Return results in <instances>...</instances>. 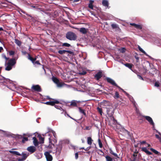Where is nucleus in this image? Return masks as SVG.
<instances>
[{"label":"nucleus","mask_w":161,"mask_h":161,"mask_svg":"<svg viewBox=\"0 0 161 161\" xmlns=\"http://www.w3.org/2000/svg\"><path fill=\"white\" fill-rule=\"evenodd\" d=\"M125 49L124 48H122L120 49V52L122 53H123L125 52Z\"/></svg>","instance_id":"49"},{"label":"nucleus","mask_w":161,"mask_h":161,"mask_svg":"<svg viewBox=\"0 0 161 161\" xmlns=\"http://www.w3.org/2000/svg\"><path fill=\"white\" fill-rule=\"evenodd\" d=\"M3 49V48L1 47H0V52H1L2 51V50Z\"/></svg>","instance_id":"63"},{"label":"nucleus","mask_w":161,"mask_h":161,"mask_svg":"<svg viewBox=\"0 0 161 161\" xmlns=\"http://www.w3.org/2000/svg\"><path fill=\"white\" fill-rule=\"evenodd\" d=\"M59 103H57L58 104L56 105L54 104V105L55 107L58 109L60 110L62 109V110H64L62 109L61 107V106H62V105L61 104H58Z\"/></svg>","instance_id":"22"},{"label":"nucleus","mask_w":161,"mask_h":161,"mask_svg":"<svg viewBox=\"0 0 161 161\" xmlns=\"http://www.w3.org/2000/svg\"><path fill=\"white\" fill-rule=\"evenodd\" d=\"M3 82L6 83L7 84H11L12 82V81L10 80L9 79H5V78Z\"/></svg>","instance_id":"26"},{"label":"nucleus","mask_w":161,"mask_h":161,"mask_svg":"<svg viewBox=\"0 0 161 161\" xmlns=\"http://www.w3.org/2000/svg\"><path fill=\"white\" fill-rule=\"evenodd\" d=\"M90 148V147H87L86 149H85L86 151H87L89 150Z\"/></svg>","instance_id":"60"},{"label":"nucleus","mask_w":161,"mask_h":161,"mask_svg":"<svg viewBox=\"0 0 161 161\" xmlns=\"http://www.w3.org/2000/svg\"><path fill=\"white\" fill-rule=\"evenodd\" d=\"M65 52L68 53H69L70 54H72L73 53V52L72 51L69 50H65Z\"/></svg>","instance_id":"52"},{"label":"nucleus","mask_w":161,"mask_h":161,"mask_svg":"<svg viewBox=\"0 0 161 161\" xmlns=\"http://www.w3.org/2000/svg\"><path fill=\"white\" fill-rule=\"evenodd\" d=\"M28 138L26 137H24L23 138L22 142L24 143L25 142L28 141Z\"/></svg>","instance_id":"37"},{"label":"nucleus","mask_w":161,"mask_h":161,"mask_svg":"<svg viewBox=\"0 0 161 161\" xmlns=\"http://www.w3.org/2000/svg\"><path fill=\"white\" fill-rule=\"evenodd\" d=\"M3 28L2 27H0V31H3Z\"/></svg>","instance_id":"64"},{"label":"nucleus","mask_w":161,"mask_h":161,"mask_svg":"<svg viewBox=\"0 0 161 161\" xmlns=\"http://www.w3.org/2000/svg\"><path fill=\"white\" fill-rule=\"evenodd\" d=\"M159 83L158 82H156L155 83L154 86L157 87H158L159 86Z\"/></svg>","instance_id":"45"},{"label":"nucleus","mask_w":161,"mask_h":161,"mask_svg":"<svg viewBox=\"0 0 161 161\" xmlns=\"http://www.w3.org/2000/svg\"><path fill=\"white\" fill-rule=\"evenodd\" d=\"M98 144L99 145V147L100 148H102L103 146V145L102 144V143L101 142V140H100V139H98Z\"/></svg>","instance_id":"40"},{"label":"nucleus","mask_w":161,"mask_h":161,"mask_svg":"<svg viewBox=\"0 0 161 161\" xmlns=\"http://www.w3.org/2000/svg\"><path fill=\"white\" fill-rule=\"evenodd\" d=\"M66 53L65 50H59L58 51V53L61 54H63L65 53Z\"/></svg>","instance_id":"38"},{"label":"nucleus","mask_w":161,"mask_h":161,"mask_svg":"<svg viewBox=\"0 0 161 161\" xmlns=\"http://www.w3.org/2000/svg\"><path fill=\"white\" fill-rule=\"evenodd\" d=\"M66 38L70 40H75L77 38L76 34L72 32H68L66 36Z\"/></svg>","instance_id":"6"},{"label":"nucleus","mask_w":161,"mask_h":161,"mask_svg":"<svg viewBox=\"0 0 161 161\" xmlns=\"http://www.w3.org/2000/svg\"><path fill=\"white\" fill-rule=\"evenodd\" d=\"M44 135H43V136H48V139L49 141V142L50 144H51V143L52 142L54 138L52 137V135H53L54 138H55L56 137L57 135L55 131L52 130H50L48 132L46 133V134ZM52 143H51V144Z\"/></svg>","instance_id":"2"},{"label":"nucleus","mask_w":161,"mask_h":161,"mask_svg":"<svg viewBox=\"0 0 161 161\" xmlns=\"http://www.w3.org/2000/svg\"><path fill=\"white\" fill-rule=\"evenodd\" d=\"M54 145L52 144H49L48 146L46 145V147L49 149H51V150L49 151H47L44 153V154L45 156L47 161H52L53 160V157L50 154V153H53V148L54 147Z\"/></svg>","instance_id":"1"},{"label":"nucleus","mask_w":161,"mask_h":161,"mask_svg":"<svg viewBox=\"0 0 161 161\" xmlns=\"http://www.w3.org/2000/svg\"><path fill=\"white\" fill-rule=\"evenodd\" d=\"M79 110L80 113L83 114L84 115H85V113L84 112V110L83 109H81L80 108H79Z\"/></svg>","instance_id":"42"},{"label":"nucleus","mask_w":161,"mask_h":161,"mask_svg":"<svg viewBox=\"0 0 161 161\" xmlns=\"http://www.w3.org/2000/svg\"><path fill=\"white\" fill-rule=\"evenodd\" d=\"M55 150H53V153H56V154H58V155L61 152V150L62 148V146L61 144H59L57 146L55 147Z\"/></svg>","instance_id":"8"},{"label":"nucleus","mask_w":161,"mask_h":161,"mask_svg":"<svg viewBox=\"0 0 161 161\" xmlns=\"http://www.w3.org/2000/svg\"><path fill=\"white\" fill-rule=\"evenodd\" d=\"M109 152L111 154L114 155V157H115L116 158H119V157H118L117 154H116V153H114L111 149H109Z\"/></svg>","instance_id":"21"},{"label":"nucleus","mask_w":161,"mask_h":161,"mask_svg":"<svg viewBox=\"0 0 161 161\" xmlns=\"http://www.w3.org/2000/svg\"><path fill=\"white\" fill-rule=\"evenodd\" d=\"M33 143L34 146L36 147L38 145V142L36 137H33Z\"/></svg>","instance_id":"19"},{"label":"nucleus","mask_w":161,"mask_h":161,"mask_svg":"<svg viewBox=\"0 0 161 161\" xmlns=\"http://www.w3.org/2000/svg\"><path fill=\"white\" fill-rule=\"evenodd\" d=\"M4 58L6 59V60H8V58H7L5 55L4 56Z\"/></svg>","instance_id":"62"},{"label":"nucleus","mask_w":161,"mask_h":161,"mask_svg":"<svg viewBox=\"0 0 161 161\" xmlns=\"http://www.w3.org/2000/svg\"><path fill=\"white\" fill-rule=\"evenodd\" d=\"M138 48L139 49V50L140 51H141V52L143 53L144 54H145L146 56H148V55L146 53V52L142 48H141L139 46H138Z\"/></svg>","instance_id":"24"},{"label":"nucleus","mask_w":161,"mask_h":161,"mask_svg":"<svg viewBox=\"0 0 161 161\" xmlns=\"http://www.w3.org/2000/svg\"><path fill=\"white\" fill-rule=\"evenodd\" d=\"M159 135H160V136L156 134L155 135V136L161 142V134H160L159 132L158 133Z\"/></svg>","instance_id":"34"},{"label":"nucleus","mask_w":161,"mask_h":161,"mask_svg":"<svg viewBox=\"0 0 161 161\" xmlns=\"http://www.w3.org/2000/svg\"><path fill=\"white\" fill-rule=\"evenodd\" d=\"M34 64L40 65L41 64L39 63V61H36V62L34 61V63H33Z\"/></svg>","instance_id":"48"},{"label":"nucleus","mask_w":161,"mask_h":161,"mask_svg":"<svg viewBox=\"0 0 161 161\" xmlns=\"http://www.w3.org/2000/svg\"><path fill=\"white\" fill-rule=\"evenodd\" d=\"M78 157V154L77 153H75V158L76 159H77Z\"/></svg>","instance_id":"54"},{"label":"nucleus","mask_w":161,"mask_h":161,"mask_svg":"<svg viewBox=\"0 0 161 161\" xmlns=\"http://www.w3.org/2000/svg\"><path fill=\"white\" fill-rule=\"evenodd\" d=\"M5 78L2 76H0V80H4Z\"/></svg>","instance_id":"53"},{"label":"nucleus","mask_w":161,"mask_h":161,"mask_svg":"<svg viewBox=\"0 0 161 161\" xmlns=\"http://www.w3.org/2000/svg\"><path fill=\"white\" fill-rule=\"evenodd\" d=\"M136 24L135 23H130V25L135 27Z\"/></svg>","instance_id":"59"},{"label":"nucleus","mask_w":161,"mask_h":161,"mask_svg":"<svg viewBox=\"0 0 161 161\" xmlns=\"http://www.w3.org/2000/svg\"><path fill=\"white\" fill-rule=\"evenodd\" d=\"M8 53L10 55H13L15 53L12 50L9 51Z\"/></svg>","instance_id":"41"},{"label":"nucleus","mask_w":161,"mask_h":161,"mask_svg":"<svg viewBox=\"0 0 161 161\" xmlns=\"http://www.w3.org/2000/svg\"><path fill=\"white\" fill-rule=\"evenodd\" d=\"M59 102L57 100H55L53 102H47L44 103L50 105H54L55 103H58Z\"/></svg>","instance_id":"16"},{"label":"nucleus","mask_w":161,"mask_h":161,"mask_svg":"<svg viewBox=\"0 0 161 161\" xmlns=\"http://www.w3.org/2000/svg\"><path fill=\"white\" fill-rule=\"evenodd\" d=\"M31 89L35 91L38 92H40L42 91L40 86L38 85H33L31 87Z\"/></svg>","instance_id":"11"},{"label":"nucleus","mask_w":161,"mask_h":161,"mask_svg":"<svg viewBox=\"0 0 161 161\" xmlns=\"http://www.w3.org/2000/svg\"><path fill=\"white\" fill-rule=\"evenodd\" d=\"M106 80L107 82L113 86H114L119 88L121 89L128 97H129L130 95L128 94L125 91H124L120 87L118 86L115 83V81L109 77L106 78Z\"/></svg>","instance_id":"4"},{"label":"nucleus","mask_w":161,"mask_h":161,"mask_svg":"<svg viewBox=\"0 0 161 161\" xmlns=\"http://www.w3.org/2000/svg\"><path fill=\"white\" fill-rule=\"evenodd\" d=\"M63 46H65L67 47H69L70 46V44L67 43H63L62 45Z\"/></svg>","instance_id":"39"},{"label":"nucleus","mask_w":161,"mask_h":161,"mask_svg":"<svg viewBox=\"0 0 161 161\" xmlns=\"http://www.w3.org/2000/svg\"><path fill=\"white\" fill-rule=\"evenodd\" d=\"M79 73L81 75H84L86 74V72L85 71H83L82 72L80 71Z\"/></svg>","instance_id":"46"},{"label":"nucleus","mask_w":161,"mask_h":161,"mask_svg":"<svg viewBox=\"0 0 161 161\" xmlns=\"http://www.w3.org/2000/svg\"><path fill=\"white\" fill-rule=\"evenodd\" d=\"M80 32L83 34H86L88 29L84 27L81 28L80 29L76 28Z\"/></svg>","instance_id":"13"},{"label":"nucleus","mask_w":161,"mask_h":161,"mask_svg":"<svg viewBox=\"0 0 161 161\" xmlns=\"http://www.w3.org/2000/svg\"><path fill=\"white\" fill-rule=\"evenodd\" d=\"M92 139L91 137H88L87 139V142L88 144L91 145L92 143Z\"/></svg>","instance_id":"28"},{"label":"nucleus","mask_w":161,"mask_h":161,"mask_svg":"<svg viewBox=\"0 0 161 161\" xmlns=\"http://www.w3.org/2000/svg\"><path fill=\"white\" fill-rule=\"evenodd\" d=\"M107 161H112V158L110 156H107L105 157Z\"/></svg>","instance_id":"32"},{"label":"nucleus","mask_w":161,"mask_h":161,"mask_svg":"<svg viewBox=\"0 0 161 161\" xmlns=\"http://www.w3.org/2000/svg\"><path fill=\"white\" fill-rule=\"evenodd\" d=\"M97 110L99 112L101 115H102L103 111L102 110L101 108H100L99 107H98L97 108Z\"/></svg>","instance_id":"31"},{"label":"nucleus","mask_w":161,"mask_h":161,"mask_svg":"<svg viewBox=\"0 0 161 161\" xmlns=\"http://www.w3.org/2000/svg\"><path fill=\"white\" fill-rule=\"evenodd\" d=\"M141 144H144V143H146V142L145 141H142V142H141Z\"/></svg>","instance_id":"61"},{"label":"nucleus","mask_w":161,"mask_h":161,"mask_svg":"<svg viewBox=\"0 0 161 161\" xmlns=\"http://www.w3.org/2000/svg\"><path fill=\"white\" fill-rule=\"evenodd\" d=\"M150 150L156 154H158L159 153V152L158 151L153 148H151Z\"/></svg>","instance_id":"33"},{"label":"nucleus","mask_w":161,"mask_h":161,"mask_svg":"<svg viewBox=\"0 0 161 161\" xmlns=\"http://www.w3.org/2000/svg\"><path fill=\"white\" fill-rule=\"evenodd\" d=\"M15 42L19 46H20L21 44V42L17 39H15Z\"/></svg>","instance_id":"27"},{"label":"nucleus","mask_w":161,"mask_h":161,"mask_svg":"<svg viewBox=\"0 0 161 161\" xmlns=\"http://www.w3.org/2000/svg\"><path fill=\"white\" fill-rule=\"evenodd\" d=\"M135 27L137 29H142V26L141 25L136 24Z\"/></svg>","instance_id":"30"},{"label":"nucleus","mask_w":161,"mask_h":161,"mask_svg":"<svg viewBox=\"0 0 161 161\" xmlns=\"http://www.w3.org/2000/svg\"><path fill=\"white\" fill-rule=\"evenodd\" d=\"M137 76H138V78L140 79L141 80H144L143 78L140 75H137Z\"/></svg>","instance_id":"51"},{"label":"nucleus","mask_w":161,"mask_h":161,"mask_svg":"<svg viewBox=\"0 0 161 161\" xmlns=\"http://www.w3.org/2000/svg\"><path fill=\"white\" fill-rule=\"evenodd\" d=\"M110 103L106 101L102 102L101 104V106L102 108H105L106 109L109 108V107L110 106Z\"/></svg>","instance_id":"10"},{"label":"nucleus","mask_w":161,"mask_h":161,"mask_svg":"<svg viewBox=\"0 0 161 161\" xmlns=\"http://www.w3.org/2000/svg\"><path fill=\"white\" fill-rule=\"evenodd\" d=\"M27 150L30 152L33 153L35 151L36 148L35 147L33 146H30L27 147Z\"/></svg>","instance_id":"14"},{"label":"nucleus","mask_w":161,"mask_h":161,"mask_svg":"<svg viewBox=\"0 0 161 161\" xmlns=\"http://www.w3.org/2000/svg\"><path fill=\"white\" fill-rule=\"evenodd\" d=\"M16 63V60L14 58L10 59L5 64L6 66L5 70L7 71L10 70L12 69L13 66Z\"/></svg>","instance_id":"3"},{"label":"nucleus","mask_w":161,"mask_h":161,"mask_svg":"<svg viewBox=\"0 0 161 161\" xmlns=\"http://www.w3.org/2000/svg\"><path fill=\"white\" fill-rule=\"evenodd\" d=\"M136 158H133L132 157V159L131 160V161H136Z\"/></svg>","instance_id":"57"},{"label":"nucleus","mask_w":161,"mask_h":161,"mask_svg":"<svg viewBox=\"0 0 161 161\" xmlns=\"http://www.w3.org/2000/svg\"><path fill=\"white\" fill-rule=\"evenodd\" d=\"M102 76V72L99 71L95 75V78L97 80H98Z\"/></svg>","instance_id":"15"},{"label":"nucleus","mask_w":161,"mask_h":161,"mask_svg":"<svg viewBox=\"0 0 161 161\" xmlns=\"http://www.w3.org/2000/svg\"><path fill=\"white\" fill-rule=\"evenodd\" d=\"M106 109V112L108 117L112 116L114 113V109L112 106H109V108Z\"/></svg>","instance_id":"7"},{"label":"nucleus","mask_w":161,"mask_h":161,"mask_svg":"<svg viewBox=\"0 0 161 161\" xmlns=\"http://www.w3.org/2000/svg\"><path fill=\"white\" fill-rule=\"evenodd\" d=\"M142 151L146 153L148 155H151L152 153L147 150V148L146 147H142Z\"/></svg>","instance_id":"17"},{"label":"nucleus","mask_w":161,"mask_h":161,"mask_svg":"<svg viewBox=\"0 0 161 161\" xmlns=\"http://www.w3.org/2000/svg\"><path fill=\"white\" fill-rule=\"evenodd\" d=\"M52 80L56 84L57 86L58 87H61L63 86L68 87L69 86L64 84L63 82H60L59 80L56 77H53Z\"/></svg>","instance_id":"5"},{"label":"nucleus","mask_w":161,"mask_h":161,"mask_svg":"<svg viewBox=\"0 0 161 161\" xmlns=\"http://www.w3.org/2000/svg\"><path fill=\"white\" fill-rule=\"evenodd\" d=\"M143 117L147 120L149 123L154 127L155 126L154 123L152 119L150 116H143Z\"/></svg>","instance_id":"9"},{"label":"nucleus","mask_w":161,"mask_h":161,"mask_svg":"<svg viewBox=\"0 0 161 161\" xmlns=\"http://www.w3.org/2000/svg\"><path fill=\"white\" fill-rule=\"evenodd\" d=\"M40 140L41 141V143H43L44 142V138L42 137L39 138Z\"/></svg>","instance_id":"47"},{"label":"nucleus","mask_w":161,"mask_h":161,"mask_svg":"<svg viewBox=\"0 0 161 161\" xmlns=\"http://www.w3.org/2000/svg\"><path fill=\"white\" fill-rule=\"evenodd\" d=\"M94 2V1L90 0L89 1V3L88 5V7L91 9H93V6L92 5Z\"/></svg>","instance_id":"20"},{"label":"nucleus","mask_w":161,"mask_h":161,"mask_svg":"<svg viewBox=\"0 0 161 161\" xmlns=\"http://www.w3.org/2000/svg\"><path fill=\"white\" fill-rule=\"evenodd\" d=\"M125 66L129 68V69H131L132 68V65L131 64H129V63H126V64H125Z\"/></svg>","instance_id":"36"},{"label":"nucleus","mask_w":161,"mask_h":161,"mask_svg":"<svg viewBox=\"0 0 161 161\" xmlns=\"http://www.w3.org/2000/svg\"><path fill=\"white\" fill-rule=\"evenodd\" d=\"M135 58H136V59L137 60V62L138 61V60H139V58L138 57H137V56H135Z\"/></svg>","instance_id":"58"},{"label":"nucleus","mask_w":161,"mask_h":161,"mask_svg":"<svg viewBox=\"0 0 161 161\" xmlns=\"http://www.w3.org/2000/svg\"><path fill=\"white\" fill-rule=\"evenodd\" d=\"M111 26L113 29H116L117 27V25L116 24H113L111 25Z\"/></svg>","instance_id":"43"},{"label":"nucleus","mask_w":161,"mask_h":161,"mask_svg":"<svg viewBox=\"0 0 161 161\" xmlns=\"http://www.w3.org/2000/svg\"><path fill=\"white\" fill-rule=\"evenodd\" d=\"M123 130L125 133L127 134L128 136L130 135V132L127 130L125 129H124Z\"/></svg>","instance_id":"44"},{"label":"nucleus","mask_w":161,"mask_h":161,"mask_svg":"<svg viewBox=\"0 0 161 161\" xmlns=\"http://www.w3.org/2000/svg\"><path fill=\"white\" fill-rule=\"evenodd\" d=\"M102 4L105 7H108V0H103Z\"/></svg>","instance_id":"18"},{"label":"nucleus","mask_w":161,"mask_h":161,"mask_svg":"<svg viewBox=\"0 0 161 161\" xmlns=\"http://www.w3.org/2000/svg\"><path fill=\"white\" fill-rule=\"evenodd\" d=\"M28 58L29 59L31 60L33 63H34V61H35L36 59V58H32L29 54H28Z\"/></svg>","instance_id":"25"},{"label":"nucleus","mask_w":161,"mask_h":161,"mask_svg":"<svg viewBox=\"0 0 161 161\" xmlns=\"http://www.w3.org/2000/svg\"><path fill=\"white\" fill-rule=\"evenodd\" d=\"M21 155H22V158H19L18 159V161H23L25 160L27 157L28 156L29 153H22Z\"/></svg>","instance_id":"12"},{"label":"nucleus","mask_w":161,"mask_h":161,"mask_svg":"<svg viewBox=\"0 0 161 161\" xmlns=\"http://www.w3.org/2000/svg\"><path fill=\"white\" fill-rule=\"evenodd\" d=\"M113 121H114V124H115L116 123H117V120H115L114 117H113Z\"/></svg>","instance_id":"55"},{"label":"nucleus","mask_w":161,"mask_h":161,"mask_svg":"<svg viewBox=\"0 0 161 161\" xmlns=\"http://www.w3.org/2000/svg\"><path fill=\"white\" fill-rule=\"evenodd\" d=\"M137 155L135 154H134L133 155V158H136Z\"/></svg>","instance_id":"56"},{"label":"nucleus","mask_w":161,"mask_h":161,"mask_svg":"<svg viewBox=\"0 0 161 161\" xmlns=\"http://www.w3.org/2000/svg\"><path fill=\"white\" fill-rule=\"evenodd\" d=\"M70 105L74 106H77V103L76 101L73 100L71 101L70 104Z\"/></svg>","instance_id":"29"},{"label":"nucleus","mask_w":161,"mask_h":161,"mask_svg":"<svg viewBox=\"0 0 161 161\" xmlns=\"http://www.w3.org/2000/svg\"><path fill=\"white\" fill-rule=\"evenodd\" d=\"M114 97L115 99H117L119 97V94L118 92H115V96Z\"/></svg>","instance_id":"35"},{"label":"nucleus","mask_w":161,"mask_h":161,"mask_svg":"<svg viewBox=\"0 0 161 161\" xmlns=\"http://www.w3.org/2000/svg\"><path fill=\"white\" fill-rule=\"evenodd\" d=\"M9 152L13 154L20 156L21 155L20 153H19L18 152L16 151H9Z\"/></svg>","instance_id":"23"},{"label":"nucleus","mask_w":161,"mask_h":161,"mask_svg":"<svg viewBox=\"0 0 161 161\" xmlns=\"http://www.w3.org/2000/svg\"><path fill=\"white\" fill-rule=\"evenodd\" d=\"M23 135L24 136H27L28 137H30L32 136V135L30 134H23Z\"/></svg>","instance_id":"50"}]
</instances>
